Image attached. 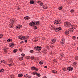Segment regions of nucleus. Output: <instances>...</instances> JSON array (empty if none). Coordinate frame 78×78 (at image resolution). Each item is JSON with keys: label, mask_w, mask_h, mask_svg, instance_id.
<instances>
[{"label": "nucleus", "mask_w": 78, "mask_h": 78, "mask_svg": "<svg viewBox=\"0 0 78 78\" xmlns=\"http://www.w3.org/2000/svg\"><path fill=\"white\" fill-rule=\"evenodd\" d=\"M43 78H47L46 76H44L43 77Z\"/></svg>", "instance_id": "59"}, {"label": "nucleus", "mask_w": 78, "mask_h": 78, "mask_svg": "<svg viewBox=\"0 0 78 78\" xmlns=\"http://www.w3.org/2000/svg\"><path fill=\"white\" fill-rule=\"evenodd\" d=\"M18 38L20 39H21V40H22V39H27V37L21 35L19 36L18 37Z\"/></svg>", "instance_id": "4"}, {"label": "nucleus", "mask_w": 78, "mask_h": 78, "mask_svg": "<svg viewBox=\"0 0 78 78\" xmlns=\"http://www.w3.org/2000/svg\"><path fill=\"white\" fill-rule=\"evenodd\" d=\"M10 76L11 78H14V76L13 75H11Z\"/></svg>", "instance_id": "45"}, {"label": "nucleus", "mask_w": 78, "mask_h": 78, "mask_svg": "<svg viewBox=\"0 0 78 78\" xmlns=\"http://www.w3.org/2000/svg\"><path fill=\"white\" fill-rule=\"evenodd\" d=\"M64 26L66 27H67V28H69V27H70V26H71V24L69 22L67 23H64Z\"/></svg>", "instance_id": "2"}, {"label": "nucleus", "mask_w": 78, "mask_h": 78, "mask_svg": "<svg viewBox=\"0 0 78 78\" xmlns=\"http://www.w3.org/2000/svg\"><path fill=\"white\" fill-rule=\"evenodd\" d=\"M24 42H25L26 43H27V42H28V41H27V40H25L24 41Z\"/></svg>", "instance_id": "50"}, {"label": "nucleus", "mask_w": 78, "mask_h": 78, "mask_svg": "<svg viewBox=\"0 0 78 78\" xmlns=\"http://www.w3.org/2000/svg\"><path fill=\"white\" fill-rule=\"evenodd\" d=\"M18 77H22V76H23V75L22 74H19L18 75Z\"/></svg>", "instance_id": "17"}, {"label": "nucleus", "mask_w": 78, "mask_h": 78, "mask_svg": "<svg viewBox=\"0 0 78 78\" xmlns=\"http://www.w3.org/2000/svg\"><path fill=\"white\" fill-rule=\"evenodd\" d=\"M45 38H44L43 39V40H45Z\"/></svg>", "instance_id": "61"}, {"label": "nucleus", "mask_w": 78, "mask_h": 78, "mask_svg": "<svg viewBox=\"0 0 78 78\" xmlns=\"http://www.w3.org/2000/svg\"><path fill=\"white\" fill-rule=\"evenodd\" d=\"M73 39H74V40L76 39V37H75L73 36Z\"/></svg>", "instance_id": "51"}, {"label": "nucleus", "mask_w": 78, "mask_h": 78, "mask_svg": "<svg viewBox=\"0 0 78 78\" xmlns=\"http://www.w3.org/2000/svg\"><path fill=\"white\" fill-rule=\"evenodd\" d=\"M1 63H5V61L3 60V61H2L1 62Z\"/></svg>", "instance_id": "35"}, {"label": "nucleus", "mask_w": 78, "mask_h": 78, "mask_svg": "<svg viewBox=\"0 0 78 78\" xmlns=\"http://www.w3.org/2000/svg\"><path fill=\"white\" fill-rule=\"evenodd\" d=\"M55 27L54 26H51V27Z\"/></svg>", "instance_id": "60"}, {"label": "nucleus", "mask_w": 78, "mask_h": 78, "mask_svg": "<svg viewBox=\"0 0 78 78\" xmlns=\"http://www.w3.org/2000/svg\"><path fill=\"white\" fill-rule=\"evenodd\" d=\"M69 31L68 30H66V32H65V34H69Z\"/></svg>", "instance_id": "25"}, {"label": "nucleus", "mask_w": 78, "mask_h": 78, "mask_svg": "<svg viewBox=\"0 0 78 78\" xmlns=\"http://www.w3.org/2000/svg\"><path fill=\"white\" fill-rule=\"evenodd\" d=\"M8 50V49L7 48L5 47L3 48V50L4 51H6Z\"/></svg>", "instance_id": "14"}, {"label": "nucleus", "mask_w": 78, "mask_h": 78, "mask_svg": "<svg viewBox=\"0 0 78 78\" xmlns=\"http://www.w3.org/2000/svg\"><path fill=\"white\" fill-rule=\"evenodd\" d=\"M15 45V44L14 43H11L10 44V47L11 48H13L14 46Z\"/></svg>", "instance_id": "13"}, {"label": "nucleus", "mask_w": 78, "mask_h": 78, "mask_svg": "<svg viewBox=\"0 0 78 78\" xmlns=\"http://www.w3.org/2000/svg\"><path fill=\"white\" fill-rule=\"evenodd\" d=\"M62 70L63 71H66V68H64Z\"/></svg>", "instance_id": "47"}, {"label": "nucleus", "mask_w": 78, "mask_h": 78, "mask_svg": "<svg viewBox=\"0 0 78 78\" xmlns=\"http://www.w3.org/2000/svg\"><path fill=\"white\" fill-rule=\"evenodd\" d=\"M31 70H35V69H36V67L34 66H33L31 68Z\"/></svg>", "instance_id": "22"}, {"label": "nucleus", "mask_w": 78, "mask_h": 78, "mask_svg": "<svg viewBox=\"0 0 78 78\" xmlns=\"http://www.w3.org/2000/svg\"><path fill=\"white\" fill-rule=\"evenodd\" d=\"M49 48H49V46L47 47V49H49Z\"/></svg>", "instance_id": "56"}, {"label": "nucleus", "mask_w": 78, "mask_h": 78, "mask_svg": "<svg viewBox=\"0 0 78 78\" xmlns=\"http://www.w3.org/2000/svg\"><path fill=\"white\" fill-rule=\"evenodd\" d=\"M17 9L18 10H19V9H20V8H17Z\"/></svg>", "instance_id": "55"}, {"label": "nucleus", "mask_w": 78, "mask_h": 78, "mask_svg": "<svg viewBox=\"0 0 78 78\" xmlns=\"http://www.w3.org/2000/svg\"><path fill=\"white\" fill-rule=\"evenodd\" d=\"M30 52L31 53H33V52H34L33 50H31Z\"/></svg>", "instance_id": "48"}, {"label": "nucleus", "mask_w": 78, "mask_h": 78, "mask_svg": "<svg viewBox=\"0 0 78 78\" xmlns=\"http://www.w3.org/2000/svg\"><path fill=\"white\" fill-rule=\"evenodd\" d=\"M69 32H73V28H70L68 30Z\"/></svg>", "instance_id": "11"}, {"label": "nucleus", "mask_w": 78, "mask_h": 78, "mask_svg": "<svg viewBox=\"0 0 78 78\" xmlns=\"http://www.w3.org/2000/svg\"><path fill=\"white\" fill-rule=\"evenodd\" d=\"M43 8L44 9H47V8H48V7H47V6L46 5H43Z\"/></svg>", "instance_id": "19"}, {"label": "nucleus", "mask_w": 78, "mask_h": 78, "mask_svg": "<svg viewBox=\"0 0 78 78\" xmlns=\"http://www.w3.org/2000/svg\"><path fill=\"white\" fill-rule=\"evenodd\" d=\"M73 64L74 65H76V62H74V63H73Z\"/></svg>", "instance_id": "49"}, {"label": "nucleus", "mask_w": 78, "mask_h": 78, "mask_svg": "<svg viewBox=\"0 0 78 78\" xmlns=\"http://www.w3.org/2000/svg\"><path fill=\"white\" fill-rule=\"evenodd\" d=\"M35 71L36 72H38V69L37 68H36L35 69Z\"/></svg>", "instance_id": "40"}, {"label": "nucleus", "mask_w": 78, "mask_h": 78, "mask_svg": "<svg viewBox=\"0 0 78 78\" xmlns=\"http://www.w3.org/2000/svg\"><path fill=\"white\" fill-rule=\"evenodd\" d=\"M10 22H12V23H14V22H15V21L12 20V19H11L10 20Z\"/></svg>", "instance_id": "24"}, {"label": "nucleus", "mask_w": 78, "mask_h": 78, "mask_svg": "<svg viewBox=\"0 0 78 78\" xmlns=\"http://www.w3.org/2000/svg\"><path fill=\"white\" fill-rule=\"evenodd\" d=\"M3 71H4V69H2L0 70V73L2 72Z\"/></svg>", "instance_id": "33"}, {"label": "nucleus", "mask_w": 78, "mask_h": 78, "mask_svg": "<svg viewBox=\"0 0 78 78\" xmlns=\"http://www.w3.org/2000/svg\"><path fill=\"white\" fill-rule=\"evenodd\" d=\"M43 5H44V3H43L41 2L40 3V6H43Z\"/></svg>", "instance_id": "41"}, {"label": "nucleus", "mask_w": 78, "mask_h": 78, "mask_svg": "<svg viewBox=\"0 0 78 78\" xmlns=\"http://www.w3.org/2000/svg\"><path fill=\"white\" fill-rule=\"evenodd\" d=\"M19 59L20 61H22V60H23V57H19Z\"/></svg>", "instance_id": "23"}, {"label": "nucleus", "mask_w": 78, "mask_h": 78, "mask_svg": "<svg viewBox=\"0 0 78 78\" xmlns=\"http://www.w3.org/2000/svg\"><path fill=\"white\" fill-rule=\"evenodd\" d=\"M34 49L36 51H41V47L40 46H36L34 47Z\"/></svg>", "instance_id": "3"}, {"label": "nucleus", "mask_w": 78, "mask_h": 78, "mask_svg": "<svg viewBox=\"0 0 78 78\" xmlns=\"http://www.w3.org/2000/svg\"><path fill=\"white\" fill-rule=\"evenodd\" d=\"M71 27L72 28L76 29V25H72L71 26Z\"/></svg>", "instance_id": "12"}, {"label": "nucleus", "mask_w": 78, "mask_h": 78, "mask_svg": "<svg viewBox=\"0 0 78 78\" xmlns=\"http://www.w3.org/2000/svg\"><path fill=\"white\" fill-rule=\"evenodd\" d=\"M62 9V7H59L58 8V9L61 10V9Z\"/></svg>", "instance_id": "42"}, {"label": "nucleus", "mask_w": 78, "mask_h": 78, "mask_svg": "<svg viewBox=\"0 0 78 78\" xmlns=\"http://www.w3.org/2000/svg\"><path fill=\"white\" fill-rule=\"evenodd\" d=\"M36 75H37V76H38V77H40V76H41V74H40V73H37Z\"/></svg>", "instance_id": "20"}, {"label": "nucleus", "mask_w": 78, "mask_h": 78, "mask_svg": "<svg viewBox=\"0 0 78 78\" xmlns=\"http://www.w3.org/2000/svg\"><path fill=\"white\" fill-rule=\"evenodd\" d=\"M33 28L34 29V30H36V29H37V27L35 26H34L33 27Z\"/></svg>", "instance_id": "26"}, {"label": "nucleus", "mask_w": 78, "mask_h": 78, "mask_svg": "<svg viewBox=\"0 0 78 78\" xmlns=\"http://www.w3.org/2000/svg\"><path fill=\"white\" fill-rule=\"evenodd\" d=\"M37 72H34L33 73V75H36H36L37 74Z\"/></svg>", "instance_id": "28"}, {"label": "nucleus", "mask_w": 78, "mask_h": 78, "mask_svg": "<svg viewBox=\"0 0 78 78\" xmlns=\"http://www.w3.org/2000/svg\"><path fill=\"white\" fill-rule=\"evenodd\" d=\"M77 50H78V47L77 48Z\"/></svg>", "instance_id": "62"}, {"label": "nucleus", "mask_w": 78, "mask_h": 78, "mask_svg": "<svg viewBox=\"0 0 78 78\" xmlns=\"http://www.w3.org/2000/svg\"><path fill=\"white\" fill-rule=\"evenodd\" d=\"M61 23V21L60 20H55L54 21V24H56V25H58L59 23Z\"/></svg>", "instance_id": "5"}, {"label": "nucleus", "mask_w": 78, "mask_h": 78, "mask_svg": "<svg viewBox=\"0 0 78 78\" xmlns=\"http://www.w3.org/2000/svg\"><path fill=\"white\" fill-rule=\"evenodd\" d=\"M43 63H44V62L42 61H40L39 62V64H41V65L43 64Z\"/></svg>", "instance_id": "27"}, {"label": "nucleus", "mask_w": 78, "mask_h": 78, "mask_svg": "<svg viewBox=\"0 0 78 78\" xmlns=\"http://www.w3.org/2000/svg\"><path fill=\"white\" fill-rule=\"evenodd\" d=\"M22 56V57H23L24 56H25V54H21Z\"/></svg>", "instance_id": "39"}, {"label": "nucleus", "mask_w": 78, "mask_h": 78, "mask_svg": "<svg viewBox=\"0 0 78 78\" xmlns=\"http://www.w3.org/2000/svg\"><path fill=\"white\" fill-rule=\"evenodd\" d=\"M12 41V39H9L7 40V41L8 42H9L10 41Z\"/></svg>", "instance_id": "30"}, {"label": "nucleus", "mask_w": 78, "mask_h": 78, "mask_svg": "<svg viewBox=\"0 0 78 78\" xmlns=\"http://www.w3.org/2000/svg\"><path fill=\"white\" fill-rule=\"evenodd\" d=\"M28 78H32V77L29 76V77Z\"/></svg>", "instance_id": "53"}, {"label": "nucleus", "mask_w": 78, "mask_h": 78, "mask_svg": "<svg viewBox=\"0 0 78 78\" xmlns=\"http://www.w3.org/2000/svg\"><path fill=\"white\" fill-rule=\"evenodd\" d=\"M61 56H63V55H64V54H61Z\"/></svg>", "instance_id": "52"}, {"label": "nucleus", "mask_w": 78, "mask_h": 78, "mask_svg": "<svg viewBox=\"0 0 78 78\" xmlns=\"http://www.w3.org/2000/svg\"><path fill=\"white\" fill-rule=\"evenodd\" d=\"M67 69L69 71H72L73 70V67L71 66L67 68Z\"/></svg>", "instance_id": "8"}, {"label": "nucleus", "mask_w": 78, "mask_h": 78, "mask_svg": "<svg viewBox=\"0 0 78 78\" xmlns=\"http://www.w3.org/2000/svg\"><path fill=\"white\" fill-rule=\"evenodd\" d=\"M9 66H13V65H14V64H9Z\"/></svg>", "instance_id": "43"}, {"label": "nucleus", "mask_w": 78, "mask_h": 78, "mask_svg": "<svg viewBox=\"0 0 78 78\" xmlns=\"http://www.w3.org/2000/svg\"><path fill=\"white\" fill-rule=\"evenodd\" d=\"M47 51L46 50H43V52L44 53H45V54H46L47 53Z\"/></svg>", "instance_id": "15"}, {"label": "nucleus", "mask_w": 78, "mask_h": 78, "mask_svg": "<svg viewBox=\"0 0 78 78\" xmlns=\"http://www.w3.org/2000/svg\"><path fill=\"white\" fill-rule=\"evenodd\" d=\"M44 68H45V69H47V66H45L44 67Z\"/></svg>", "instance_id": "54"}, {"label": "nucleus", "mask_w": 78, "mask_h": 78, "mask_svg": "<svg viewBox=\"0 0 78 78\" xmlns=\"http://www.w3.org/2000/svg\"><path fill=\"white\" fill-rule=\"evenodd\" d=\"M34 1L33 0L30 1V4H34Z\"/></svg>", "instance_id": "18"}, {"label": "nucleus", "mask_w": 78, "mask_h": 78, "mask_svg": "<svg viewBox=\"0 0 78 78\" xmlns=\"http://www.w3.org/2000/svg\"><path fill=\"white\" fill-rule=\"evenodd\" d=\"M56 39L53 38L52 39L51 41V44H55V42H56Z\"/></svg>", "instance_id": "7"}, {"label": "nucleus", "mask_w": 78, "mask_h": 78, "mask_svg": "<svg viewBox=\"0 0 78 78\" xmlns=\"http://www.w3.org/2000/svg\"><path fill=\"white\" fill-rule=\"evenodd\" d=\"M53 73H57V71L55 70H52L51 71Z\"/></svg>", "instance_id": "21"}, {"label": "nucleus", "mask_w": 78, "mask_h": 78, "mask_svg": "<svg viewBox=\"0 0 78 78\" xmlns=\"http://www.w3.org/2000/svg\"><path fill=\"white\" fill-rule=\"evenodd\" d=\"M70 12H71V13H73V12H74V10H73V9H72L71 10Z\"/></svg>", "instance_id": "34"}, {"label": "nucleus", "mask_w": 78, "mask_h": 78, "mask_svg": "<svg viewBox=\"0 0 78 78\" xmlns=\"http://www.w3.org/2000/svg\"><path fill=\"white\" fill-rule=\"evenodd\" d=\"M3 37V34H0V38H2Z\"/></svg>", "instance_id": "29"}, {"label": "nucleus", "mask_w": 78, "mask_h": 78, "mask_svg": "<svg viewBox=\"0 0 78 78\" xmlns=\"http://www.w3.org/2000/svg\"><path fill=\"white\" fill-rule=\"evenodd\" d=\"M57 62H56V60L55 59H54L53 61V62H55V63H56Z\"/></svg>", "instance_id": "37"}, {"label": "nucleus", "mask_w": 78, "mask_h": 78, "mask_svg": "<svg viewBox=\"0 0 78 78\" xmlns=\"http://www.w3.org/2000/svg\"><path fill=\"white\" fill-rule=\"evenodd\" d=\"M24 77H26V78H28V77H29V75L26 74V76L24 75Z\"/></svg>", "instance_id": "32"}, {"label": "nucleus", "mask_w": 78, "mask_h": 78, "mask_svg": "<svg viewBox=\"0 0 78 78\" xmlns=\"http://www.w3.org/2000/svg\"><path fill=\"white\" fill-rule=\"evenodd\" d=\"M30 59H31L32 60L34 59V56H32L30 58Z\"/></svg>", "instance_id": "31"}, {"label": "nucleus", "mask_w": 78, "mask_h": 78, "mask_svg": "<svg viewBox=\"0 0 78 78\" xmlns=\"http://www.w3.org/2000/svg\"><path fill=\"white\" fill-rule=\"evenodd\" d=\"M9 26L10 28H13V24L12 23H10L9 25Z\"/></svg>", "instance_id": "9"}, {"label": "nucleus", "mask_w": 78, "mask_h": 78, "mask_svg": "<svg viewBox=\"0 0 78 78\" xmlns=\"http://www.w3.org/2000/svg\"><path fill=\"white\" fill-rule=\"evenodd\" d=\"M75 59H76V60H78V56L76 57L75 58Z\"/></svg>", "instance_id": "44"}, {"label": "nucleus", "mask_w": 78, "mask_h": 78, "mask_svg": "<svg viewBox=\"0 0 78 78\" xmlns=\"http://www.w3.org/2000/svg\"><path fill=\"white\" fill-rule=\"evenodd\" d=\"M41 24L40 22L38 21L35 22L34 21H32L31 23H29V25L32 27V26H34V25H39Z\"/></svg>", "instance_id": "1"}, {"label": "nucleus", "mask_w": 78, "mask_h": 78, "mask_svg": "<svg viewBox=\"0 0 78 78\" xmlns=\"http://www.w3.org/2000/svg\"><path fill=\"white\" fill-rule=\"evenodd\" d=\"M77 39H78V37H77Z\"/></svg>", "instance_id": "63"}, {"label": "nucleus", "mask_w": 78, "mask_h": 78, "mask_svg": "<svg viewBox=\"0 0 78 78\" xmlns=\"http://www.w3.org/2000/svg\"><path fill=\"white\" fill-rule=\"evenodd\" d=\"M54 29L55 31L57 32L59 31H60V30H61V27H58L56 28H55Z\"/></svg>", "instance_id": "6"}, {"label": "nucleus", "mask_w": 78, "mask_h": 78, "mask_svg": "<svg viewBox=\"0 0 78 78\" xmlns=\"http://www.w3.org/2000/svg\"><path fill=\"white\" fill-rule=\"evenodd\" d=\"M21 26H19V27H16V29L17 30L18 29H20V27Z\"/></svg>", "instance_id": "38"}, {"label": "nucleus", "mask_w": 78, "mask_h": 78, "mask_svg": "<svg viewBox=\"0 0 78 78\" xmlns=\"http://www.w3.org/2000/svg\"><path fill=\"white\" fill-rule=\"evenodd\" d=\"M37 40H34L35 42H37Z\"/></svg>", "instance_id": "58"}, {"label": "nucleus", "mask_w": 78, "mask_h": 78, "mask_svg": "<svg viewBox=\"0 0 78 78\" xmlns=\"http://www.w3.org/2000/svg\"><path fill=\"white\" fill-rule=\"evenodd\" d=\"M65 42V39L64 38H62L61 39V43L62 44H64V42Z\"/></svg>", "instance_id": "10"}, {"label": "nucleus", "mask_w": 78, "mask_h": 78, "mask_svg": "<svg viewBox=\"0 0 78 78\" xmlns=\"http://www.w3.org/2000/svg\"><path fill=\"white\" fill-rule=\"evenodd\" d=\"M17 51V49H16L14 50L13 51L14 53H16V52Z\"/></svg>", "instance_id": "36"}, {"label": "nucleus", "mask_w": 78, "mask_h": 78, "mask_svg": "<svg viewBox=\"0 0 78 78\" xmlns=\"http://www.w3.org/2000/svg\"><path fill=\"white\" fill-rule=\"evenodd\" d=\"M50 47H51V48H53V47H54V46L51 45V46H50Z\"/></svg>", "instance_id": "46"}, {"label": "nucleus", "mask_w": 78, "mask_h": 78, "mask_svg": "<svg viewBox=\"0 0 78 78\" xmlns=\"http://www.w3.org/2000/svg\"><path fill=\"white\" fill-rule=\"evenodd\" d=\"M23 41H21L20 42V44H22V43H23Z\"/></svg>", "instance_id": "57"}, {"label": "nucleus", "mask_w": 78, "mask_h": 78, "mask_svg": "<svg viewBox=\"0 0 78 78\" xmlns=\"http://www.w3.org/2000/svg\"><path fill=\"white\" fill-rule=\"evenodd\" d=\"M24 18L25 20H29V19H30V18L28 16H26L24 17Z\"/></svg>", "instance_id": "16"}]
</instances>
